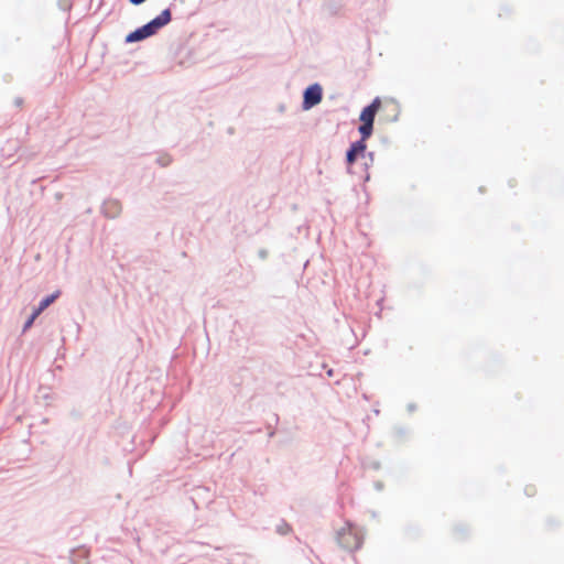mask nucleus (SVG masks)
<instances>
[{"label": "nucleus", "mask_w": 564, "mask_h": 564, "mask_svg": "<svg viewBox=\"0 0 564 564\" xmlns=\"http://www.w3.org/2000/svg\"><path fill=\"white\" fill-rule=\"evenodd\" d=\"M171 21V12L169 9L163 10L160 15L147 23L145 25L129 33L126 37L127 43L142 41L149 36L154 35L160 29L165 26Z\"/></svg>", "instance_id": "nucleus-1"}, {"label": "nucleus", "mask_w": 564, "mask_h": 564, "mask_svg": "<svg viewBox=\"0 0 564 564\" xmlns=\"http://www.w3.org/2000/svg\"><path fill=\"white\" fill-rule=\"evenodd\" d=\"M381 99L375 98L373 101L364 108L359 116V120L361 124L359 126V132L364 140H367L371 137L373 130V121L376 113L380 110Z\"/></svg>", "instance_id": "nucleus-2"}, {"label": "nucleus", "mask_w": 564, "mask_h": 564, "mask_svg": "<svg viewBox=\"0 0 564 564\" xmlns=\"http://www.w3.org/2000/svg\"><path fill=\"white\" fill-rule=\"evenodd\" d=\"M338 544L346 550H356L360 545L359 536L350 527L341 528L337 533Z\"/></svg>", "instance_id": "nucleus-3"}, {"label": "nucleus", "mask_w": 564, "mask_h": 564, "mask_svg": "<svg viewBox=\"0 0 564 564\" xmlns=\"http://www.w3.org/2000/svg\"><path fill=\"white\" fill-rule=\"evenodd\" d=\"M322 100V87L317 84H314L306 88L304 91V100L303 107L304 109H310Z\"/></svg>", "instance_id": "nucleus-4"}, {"label": "nucleus", "mask_w": 564, "mask_h": 564, "mask_svg": "<svg viewBox=\"0 0 564 564\" xmlns=\"http://www.w3.org/2000/svg\"><path fill=\"white\" fill-rule=\"evenodd\" d=\"M386 113V118L389 121H394L398 119L400 115V106L393 99H384L381 100L380 110Z\"/></svg>", "instance_id": "nucleus-5"}, {"label": "nucleus", "mask_w": 564, "mask_h": 564, "mask_svg": "<svg viewBox=\"0 0 564 564\" xmlns=\"http://www.w3.org/2000/svg\"><path fill=\"white\" fill-rule=\"evenodd\" d=\"M366 140L361 138V140L354 142L349 150L347 151L346 160L348 165H351L355 163L358 155H362L366 151Z\"/></svg>", "instance_id": "nucleus-6"}, {"label": "nucleus", "mask_w": 564, "mask_h": 564, "mask_svg": "<svg viewBox=\"0 0 564 564\" xmlns=\"http://www.w3.org/2000/svg\"><path fill=\"white\" fill-rule=\"evenodd\" d=\"M59 296V291L46 296L43 299L37 308H35V315H40L45 308H47L57 297Z\"/></svg>", "instance_id": "nucleus-7"}, {"label": "nucleus", "mask_w": 564, "mask_h": 564, "mask_svg": "<svg viewBox=\"0 0 564 564\" xmlns=\"http://www.w3.org/2000/svg\"><path fill=\"white\" fill-rule=\"evenodd\" d=\"M111 208L113 210L112 216L119 213L120 206L116 202H108L105 204L106 213L108 214V209Z\"/></svg>", "instance_id": "nucleus-8"}, {"label": "nucleus", "mask_w": 564, "mask_h": 564, "mask_svg": "<svg viewBox=\"0 0 564 564\" xmlns=\"http://www.w3.org/2000/svg\"><path fill=\"white\" fill-rule=\"evenodd\" d=\"M39 315H35V311L32 313V315L30 316V318L28 319V322L25 323L24 325V329L31 327V325L34 323V321L36 319Z\"/></svg>", "instance_id": "nucleus-9"}, {"label": "nucleus", "mask_w": 564, "mask_h": 564, "mask_svg": "<svg viewBox=\"0 0 564 564\" xmlns=\"http://www.w3.org/2000/svg\"><path fill=\"white\" fill-rule=\"evenodd\" d=\"M527 491H528V495L533 496L535 494V488L533 486H531L527 489Z\"/></svg>", "instance_id": "nucleus-10"}, {"label": "nucleus", "mask_w": 564, "mask_h": 564, "mask_svg": "<svg viewBox=\"0 0 564 564\" xmlns=\"http://www.w3.org/2000/svg\"><path fill=\"white\" fill-rule=\"evenodd\" d=\"M129 1H130L132 4L138 6V4L143 3L145 0H129Z\"/></svg>", "instance_id": "nucleus-11"}]
</instances>
